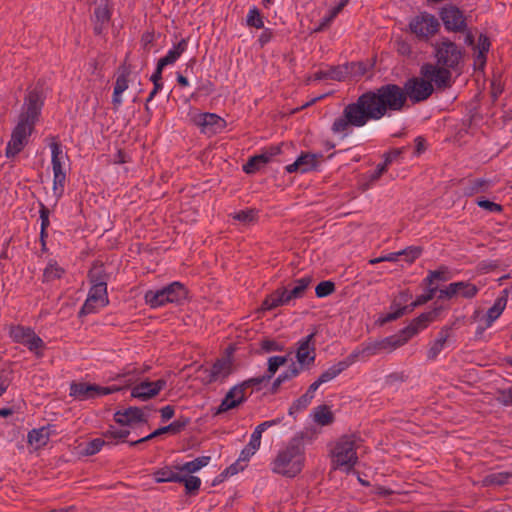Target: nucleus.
Returning <instances> with one entry per match:
<instances>
[{
  "mask_svg": "<svg viewBox=\"0 0 512 512\" xmlns=\"http://www.w3.org/2000/svg\"><path fill=\"white\" fill-rule=\"evenodd\" d=\"M407 102L403 88L394 83L384 84L361 94L345 106L342 115L335 119L331 130L347 137L353 127H364L369 121H378L392 112L402 111Z\"/></svg>",
  "mask_w": 512,
  "mask_h": 512,
  "instance_id": "f257e3e1",
  "label": "nucleus"
},
{
  "mask_svg": "<svg viewBox=\"0 0 512 512\" xmlns=\"http://www.w3.org/2000/svg\"><path fill=\"white\" fill-rule=\"evenodd\" d=\"M44 99L43 84L38 81L35 87L29 90L24 97L17 125L13 129L11 139L6 147L5 154L7 158L16 156L28 144L29 137L41 115Z\"/></svg>",
  "mask_w": 512,
  "mask_h": 512,
  "instance_id": "f03ea898",
  "label": "nucleus"
},
{
  "mask_svg": "<svg viewBox=\"0 0 512 512\" xmlns=\"http://www.w3.org/2000/svg\"><path fill=\"white\" fill-rule=\"evenodd\" d=\"M304 451L303 435L294 436L276 455L272 462V471L288 478L297 476L304 467Z\"/></svg>",
  "mask_w": 512,
  "mask_h": 512,
  "instance_id": "7ed1b4c3",
  "label": "nucleus"
},
{
  "mask_svg": "<svg viewBox=\"0 0 512 512\" xmlns=\"http://www.w3.org/2000/svg\"><path fill=\"white\" fill-rule=\"evenodd\" d=\"M359 439L355 434H346L335 442L331 450L335 469H343L346 472H350L354 468L358 462L356 443Z\"/></svg>",
  "mask_w": 512,
  "mask_h": 512,
  "instance_id": "20e7f679",
  "label": "nucleus"
},
{
  "mask_svg": "<svg viewBox=\"0 0 512 512\" xmlns=\"http://www.w3.org/2000/svg\"><path fill=\"white\" fill-rule=\"evenodd\" d=\"M405 344V338L398 332L382 339L365 342L351 354H356V360L359 358L367 359L380 354H390Z\"/></svg>",
  "mask_w": 512,
  "mask_h": 512,
  "instance_id": "39448f33",
  "label": "nucleus"
},
{
  "mask_svg": "<svg viewBox=\"0 0 512 512\" xmlns=\"http://www.w3.org/2000/svg\"><path fill=\"white\" fill-rule=\"evenodd\" d=\"M434 47L437 64L455 71L458 70L462 62L463 52L454 42L444 38L437 42Z\"/></svg>",
  "mask_w": 512,
  "mask_h": 512,
  "instance_id": "423d86ee",
  "label": "nucleus"
},
{
  "mask_svg": "<svg viewBox=\"0 0 512 512\" xmlns=\"http://www.w3.org/2000/svg\"><path fill=\"white\" fill-rule=\"evenodd\" d=\"M402 88L406 102L410 100L413 104L427 100L435 89L434 85L421 75L407 79Z\"/></svg>",
  "mask_w": 512,
  "mask_h": 512,
  "instance_id": "0eeeda50",
  "label": "nucleus"
},
{
  "mask_svg": "<svg viewBox=\"0 0 512 512\" xmlns=\"http://www.w3.org/2000/svg\"><path fill=\"white\" fill-rule=\"evenodd\" d=\"M10 337L14 342L25 345L38 358L43 356L45 343L32 328L21 325L12 326L10 328Z\"/></svg>",
  "mask_w": 512,
  "mask_h": 512,
  "instance_id": "6e6552de",
  "label": "nucleus"
},
{
  "mask_svg": "<svg viewBox=\"0 0 512 512\" xmlns=\"http://www.w3.org/2000/svg\"><path fill=\"white\" fill-rule=\"evenodd\" d=\"M409 28L419 39L427 40L438 32L440 23L434 15L421 12L411 19Z\"/></svg>",
  "mask_w": 512,
  "mask_h": 512,
  "instance_id": "1a4fd4ad",
  "label": "nucleus"
},
{
  "mask_svg": "<svg viewBox=\"0 0 512 512\" xmlns=\"http://www.w3.org/2000/svg\"><path fill=\"white\" fill-rule=\"evenodd\" d=\"M451 70L439 64L425 63L420 67V75L434 84L437 89L444 90L452 85Z\"/></svg>",
  "mask_w": 512,
  "mask_h": 512,
  "instance_id": "9d476101",
  "label": "nucleus"
},
{
  "mask_svg": "<svg viewBox=\"0 0 512 512\" xmlns=\"http://www.w3.org/2000/svg\"><path fill=\"white\" fill-rule=\"evenodd\" d=\"M120 387H101L95 384L72 383L70 386V396L79 400L92 399L102 395H108L120 391Z\"/></svg>",
  "mask_w": 512,
  "mask_h": 512,
  "instance_id": "9b49d317",
  "label": "nucleus"
},
{
  "mask_svg": "<svg viewBox=\"0 0 512 512\" xmlns=\"http://www.w3.org/2000/svg\"><path fill=\"white\" fill-rule=\"evenodd\" d=\"M440 18L448 31L463 32L467 27L463 12L454 5L443 7L440 11Z\"/></svg>",
  "mask_w": 512,
  "mask_h": 512,
  "instance_id": "f8f14e48",
  "label": "nucleus"
},
{
  "mask_svg": "<svg viewBox=\"0 0 512 512\" xmlns=\"http://www.w3.org/2000/svg\"><path fill=\"white\" fill-rule=\"evenodd\" d=\"M108 303L107 286L92 285L79 315L83 316L93 313L97 307H105Z\"/></svg>",
  "mask_w": 512,
  "mask_h": 512,
  "instance_id": "ddd939ff",
  "label": "nucleus"
},
{
  "mask_svg": "<svg viewBox=\"0 0 512 512\" xmlns=\"http://www.w3.org/2000/svg\"><path fill=\"white\" fill-rule=\"evenodd\" d=\"M144 410L149 411V408L130 406L124 410H119L115 412L114 420L116 423L122 426H132L137 423L146 424L148 423L149 414H146Z\"/></svg>",
  "mask_w": 512,
  "mask_h": 512,
  "instance_id": "4468645a",
  "label": "nucleus"
},
{
  "mask_svg": "<svg viewBox=\"0 0 512 512\" xmlns=\"http://www.w3.org/2000/svg\"><path fill=\"white\" fill-rule=\"evenodd\" d=\"M166 385L167 381L163 378L154 382L144 380L131 389V397L147 401L157 396L160 391L166 387Z\"/></svg>",
  "mask_w": 512,
  "mask_h": 512,
  "instance_id": "2eb2a0df",
  "label": "nucleus"
},
{
  "mask_svg": "<svg viewBox=\"0 0 512 512\" xmlns=\"http://www.w3.org/2000/svg\"><path fill=\"white\" fill-rule=\"evenodd\" d=\"M191 120L205 134H215L224 127V120L214 113H198Z\"/></svg>",
  "mask_w": 512,
  "mask_h": 512,
  "instance_id": "dca6fc26",
  "label": "nucleus"
},
{
  "mask_svg": "<svg viewBox=\"0 0 512 512\" xmlns=\"http://www.w3.org/2000/svg\"><path fill=\"white\" fill-rule=\"evenodd\" d=\"M204 373L208 384L224 380L232 373V361L229 358L217 359L210 369H204Z\"/></svg>",
  "mask_w": 512,
  "mask_h": 512,
  "instance_id": "f3484780",
  "label": "nucleus"
},
{
  "mask_svg": "<svg viewBox=\"0 0 512 512\" xmlns=\"http://www.w3.org/2000/svg\"><path fill=\"white\" fill-rule=\"evenodd\" d=\"M436 315V310L422 313L413 319L409 325L401 329L399 332L405 338L406 343L420 330L426 328L435 319Z\"/></svg>",
  "mask_w": 512,
  "mask_h": 512,
  "instance_id": "a211bd4d",
  "label": "nucleus"
},
{
  "mask_svg": "<svg viewBox=\"0 0 512 512\" xmlns=\"http://www.w3.org/2000/svg\"><path fill=\"white\" fill-rule=\"evenodd\" d=\"M315 335L316 332H312L298 343L299 346L296 351V358L301 365H310L315 361Z\"/></svg>",
  "mask_w": 512,
  "mask_h": 512,
  "instance_id": "6ab92c4d",
  "label": "nucleus"
},
{
  "mask_svg": "<svg viewBox=\"0 0 512 512\" xmlns=\"http://www.w3.org/2000/svg\"><path fill=\"white\" fill-rule=\"evenodd\" d=\"M246 400L244 392H242L241 386H233L226 394L220 405L216 409L214 415H219L227 412L230 409L238 407Z\"/></svg>",
  "mask_w": 512,
  "mask_h": 512,
  "instance_id": "aec40b11",
  "label": "nucleus"
},
{
  "mask_svg": "<svg viewBox=\"0 0 512 512\" xmlns=\"http://www.w3.org/2000/svg\"><path fill=\"white\" fill-rule=\"evenodd\" d=\"M356 361V354L348 355L344 360L339 361L338 363L332 365L327 370L321 373L318 377L319 381L324 384L333 379H335L338 375H340L343 371H345L350 365H352Z\"/></svg>",
  "mask_w": 512,
  "mask_h": 512,
  "instance_id": "412c9836",
  "label": "nucleus"
},
{
  "mask_svg": "<svg viewBox=\"0 0 512 512\" xmlns=\"http://www.w3.org/2000/svg\"><path fill=\"white\" fill-rule=\"evenodd\" d=\"M452 327L451 326H443L439 331L437 338L430 343V346L427 350V359L435 360L440 352L443 350L447 340L451 336Z\"/></svg>",
  "mask_w": 512,
  "mask_h": 512,
  "instance_id": "4be33fe9",
  "label": "nucleus"
},
{
  "mask_svg": "<svg viewBox=\"0 0 512 512\" xmlns=\"http://www.w3.org/2000/svg\"><path fill=\"white\" fill-rule=\"evenodd\" d=\"M168 303H180L187 297V289L180 282H173L164 287Z\"/></svg>",
  "mask_w": 512,
  "mask_h": 512,
  "instance_id": "5701e85b",
  "label": "nucleus"
},
{
  "mask_svg": "<svg viewBox=\"0 0 512 512\" xmlns=\"http://www.w3.org/2000/svg\"><path fill=\"white\" fill-rule=\"evenodd\" d=\"M285 287H280L273 291L270 295H268L263 303H262V309L263 310H272L274 308H277L279 306H283L288 304V301L285 299Z\"/></svg>",
  "mask_w": 512,
  "mask_h": 512,
  "instance_id": "b1692460",
  "label": "nucleus"
},
{
  "mask_svg": "<svg viewBox=\"0 0 512 512\" xmlns=\"http://www.w3.org/2000/svg\"><path fill=\"white\" fill-rule=\"evenodd\" d=\"M312 279L309 276L297 279L295 281V287L291 290H287L285 288V299L288 301V303L293 299H299L302 298L305 294V291L309 287Z\"/></svg>",
  "mask_w": 512,
  "mask_h": 512,
  "instance_id": "393cba45",
  "label": "nucleus"
},
{
  "mask_svg": "<svg viewBox=\"0 0 512 512\" xmlns=\"http://www.w3.org/2000/svg\"><path fill=\"white\" fill-rule=\"evenodd\" d=\"M282 422V418H275V419H272V420H269V421H265L261 424H259L255 430L253 431L252 435H251V438H250V441H249V445L252 447V448H257L259 449L260 447V444H261V437H262V433L272 427V426H276L278 424H280Z\"/></svg>",
  "mask_w": 512,
  "mask_h": 512,
  "instance_id": "a878e982",
  "label": "nucleus"
},
{
  "mask_svg": "<svg viewBox=\"0 0 512 512\" xmlns=\"http://www.w3.org/2000/svg\"><path fill=\"white\" fill-rule=\"evenodd\" d=\"M89 281L92 285L107 286L110 275L106 272L103 264H94L88 273Z\"/></svg>",
  "mask_w": 512,
  "mask_h": 512,
  "instance_id": "bb28decb",
  "label": "nucleus"
},
{
  "mask_svg": "<svg viewBox=\"0 0 512 512\" xmlns=\"http://www.w3.org/2000/svg\"><path fill=\"white\" fill-rule=\"evenodd\" d=\"M186 48H187V41L185 39H181L174 46L173 49L168 51L166 56L159 59L158 63H160V65H163L164 67L175 63L180 58L182 53L186 50Z\"/></svg>",
  "mask_w": 512,
  "mask_h": 512,
  "instance_id": "cd10ccee",
  "label": "nucleus"
},
{
  "mask_svg": "<svg viewBox=\"0 0 512 512\" xmlns=\"http://www.w3.org/2000/svg\"><path fill=\"white\" fill-rule=\"evenodd\" d=\"M190 423V419L184 416H181L174 420L167 426L160 427L154 431V435H163L165 433L178 434L182 430L186 428V426Z\"/></svg>",
  "mask_w": 512,
  "mask_h": 512,
  "instance_id": "c85d7f7f",
  "label": "nucleus"
},
{
  "mask_svg": "<svg viewBox=\"0 0 512 512\" xmlns=\"http://www.w3.org/2000/svg\"><path fill=\"white\" fill-rule=\"evenodd\" d=\"M344 69V78L352 77L359 79L364 76L368 71V66L364 62H351L341 65Z\"/></svg>",
  "mask_w": 512,
  "mask_h": 512,
  "instance_id": "c756f323",
  "label": "nucleus"
},
{
  "mask_svg": "<svg viewBox=\"0 0 512 512\" xmlns=\"http://www.w3.org/2000/svg\"><path fill=\"white\" fill-rule=\"evenodd\" d=\"M343 71L344 69L341 65L333 66L330 67L327 71L316 72L313 76V80L318 81L323 79H331L336 81H343L345 80Z\"/></svg>",
  "mask_w": 512,
  "mask_h": 512,
  "instance_id": "7c9ffc66",
  "label": "nucleus"
},
{
  "mask_svg": "<svg viewBox=\"0 0 512 512\" xmlns=\"http://www.w3.org/2000/svg\"><path fill=\"white\" fill-rule=\"evenodd\" d=\"M49 436L48 427L33 429L28 433V443L34 444L37 447L44 446L48 442Z\"/></svg>",
  "mask_w": 512,
  "mask_h": 512,
  "instance_id": "2f4dec72",
  "label": "nucleus"
},
{
  "mask_svg": "<svg viewBox=\"0 0 512 512\" xmlns=\"http://www.w3.org/2000/svg\"><path fill=\"white\" fill-rule=\"evenodd\" d=\"M157 483L163 482H182V475L174 471L171 467H164L154 473Z\"/></svg>",
  "mask_w": 512,
  "mask_h": 512,
  "instance_id": "473e14b6",
  "label": "nucleus"
},
{
  "mask_svg": "<svg viewBox=\"0 0 512 512\" xmlns=\"http://www.w3.org/2000/svg\"><path fill=\"white\" fill-rule=\"evenodd\" d=\"M314 421L321 426L330 425L334 415L327 405H320L314 409Z\"/></svg>",
  "mask_w": 512,
  "mask_h": 512,
  "instance_id": "72a5a7b5",
  "label": "nucleus"
},
{
  "mask_svg": "<svg viewBox=\"0 0 512 512\" xmlns=\"http://www.w3.org/2000/svg\"><path fill=\"white\" fill-rule=\"evenodd\" d=\"M164 287L159 290H149L145 293L144 299L151 308H157L165 305L167 302Z\"/></svg>",
  "mask_w": 512,
  "mask_h": 512,
  "instance_id": "f704fd0d",
  "label": "nucleus"
},
{
  "mask_svg": "<svg viewBox=\"0 0 512 512\" xmlns=\"http://www.w3.org/2000/svg\"><path fill=\"white\" fill-rule=\"evenodd\" d=\"M210 459H211L210 456H201V457L194 459L193 461L186 462L181 466H176L175 469L178 471H185V472L191 474V473L197 472L201 468L207 466Z\"/></svg>",
  "mask_w": 512,
  "mask_h": 512,
  "instance_id": "c9c22d12",
  "label": "nucleus"
},
{
  "mask_svg": "<svg viewBox=\"0 0 512 512\" xmlns=\"http://www.w3.org/2000/svg\"><path fill=\"white\" fill-rule=\"evenodd\" d=\"M269 162V156L267 154H259L252 156L248 162L243 165V170L247 174H252L258 171L262 166Z\"/></svg>",
  "mask_w": 512,
  "mask_h": 512,
  "instance_id": "e433bc0d",
  "label": "nucleus"
},
{
  "mask_svg": "<svg viewBox=\"0 0 512 512\" xmlns=\"http://www.w3.org/2000/svg\"><path fill=\"white\" fill-rule=\"evenodd\" d=\"M506 305V299L499 298L495 301L494 305L488 309L486 314V327L491 324L501 315Z\"/></svg>",
  "mask_w": 512,
  "mask_h": 512,
  "instance_id": "4c0bfd02",
  "label": "nucleus"
},
{
  "mask_svg": "<svg viewBox=\"0 0 512 512\" xmlns=\"http://www.w3.org/2000/svg\"><path fill=\"white\" fill-rule=\"evenodd\" d=\"M478 48L479 52L478 55L476 56L475 61L479 63L481 66H484L486 62V53L489 51L490 48V40L486 35L481 34L479 36Z\"/></svg>",
  "mask_w": 512,
  "mask_h": 512,
  "instance_id": "58836bf2",
  "label": "nucleus"
},
{
  "mask_svg": "<svg viewBox=\"0 0 512 512\" xmlns=\"http://www.w3.org/2000/svg\"><path fill=\"white\" fill-rule=\"evenodd\" d=\"M288 361L286 356H272L268 359V368H267V374H265V378L270 380L278 368L284 364H286Z\"/></svg>",
  "mask_w": 512,
  "mask_h": 512,
  "instance_id": "ea45409f",
  "label": "nucleus"
},
{
  "mask_svg": "<svg viewBox=\"0 0 512 512\" xmlns=\"http://www.w3.org/2000/svg\"><path fill=\"white\" fill-rule=\"evenodd\" d=\"M51 152H52V169L53 174L65 173L62 168V163L60 160V154H62L61 146L57 142H53L51 144Z\"/></svg>",
  "mask_w": 512,
  "mask_h": 512,
  "instance_id": "a19ab883",
  "label": "nucleus"
},
{
  "mask_svg": "<svg viewBox=\"0 0 512 512\" xmlns=\"http://www.w3.org/2000/svg\"><path fill=\"white\" fill-rule=\"evenodd\" d=\"M64 274V269L58 266L56 263H50L43 272V280L46 282L59 279Z\"/></svg>",
  "mask_w": 512,
  "mask_h": 512,
  "instance_id": "79ce46f5",
  "label": "nucleus"
},
{
  "mask_svg": "<svg viewBox=\"0 0 512 512\" xmlns=\"http://www.w3.org/2000/svg\"><path fill=\"white\" fill-rule=\"evenodd\" d=\"M489 184V181L486 179H475L470 182L469 186H467L464 190V194L466 196H472L478 192L484 191Z\"/></svg>",
  "mask_w": 512,
  "mask_h": 512,
  "instance_id": "37998d69",
  "label": "nucleus"
},
{
  "mask_svg": "<svg viewBox=\"0 0 512 512\" xmlns=\"http://www.w3.org/2000/svg\"><path fill=\"white\" fill-rule=\"evenodd\" d=\"M66 180L65 173H56L53 178V194L55 201H58L64 192V184Z\"/></svg>",
  "mask_w": 512,
  "mask_h": 512,
  "instance_id": "c03bdc74",
  "label": "nucleus"
},
{
  "mask_svg": "<svg viewBox=\"0 0 512 512\" xmlns=\"http://www.w3.org/2000/svg\"><path fill=\"white\" fill-rule=\"evenodd\" d=\"M110 444H112V442L106 441L102 438H95L87 443V445L84 449V454L87 456L94 455V454L98 453L104 445H110Z\"/></svg>",
  "mask_w": 512,
  "mask_h": 512,
  "instance_id": "a18cd8bd",
  "label": "nucleus"
},
{
  "mask_svg": "<svg viewBox=\"0 0 512 512\" xmlns=\"http://www.w3.org/2000/svg\"><path fill=\"white\" fill-rule=\"evenodd\" d=\"M435 280L439 281H447V268L440 267L438 270L429 271L428 276L424 279V282L427 286L433 287L432 284Z\"/></svg>",
  "mask_w": 512,
  "mask_h": 512,
  "instance_id": "49530a36",
  "label": "nucleus"
},
{
  "mask_svg": "<svg viewBox=\"0 0 512 512\" xmlns=\"http://www.w3.org/2000/svg\"><path fill=\"white\" fill-rule=\"evenodd\" d=\"M423 248L421 246H409L399 251L400 256L405 257V261L413 263L417 258L421 256Z\"/></svg>",
  "mask_w": 512,
  "mask_h": 512,
  "instance_id": "de8ad7c7",
  "label": "nucleus"
},
{
  "mask_svg": "<svg viewBox=\"0 0 512 512\" xmlns=\"http://www.w3.org/2000/svg\"><path fill=\"white\" fill-rule=\"evenodd\" d=\"M181 483H184L185 490H186L187 494H193L199 490L200 485H201V480L199 477H196V476H192V475L183 476L182 475Z\"/></svg>",
  "mask_w": 512,
  "mask_h": 512,
  "instance_id": "09e8293b",
  "label": "nucleus"
},
{
  "mask_svg": "<svg viewBox=\"0 0 512 512\" xmlns=\"http://www.w3.org/2000/svg\"><path fill=\"white\" fill-rule=\"evenodd\" d=\"M298 158H303V160L301 161V166H300V171L302 173L308 172V171L316 168V166H317L318 161H317V156L315 154L306 153V154L300 155Z\"/></svg>",
  "mask_w": 512,
  "mask_h": 512,
  "instance_id": "8fccbe9b",
  "label": "nucleus"
},
{
  "mask_svg": "<svg viewBox=\"0 0 512 512\" xmlns=\"http://www.w3.org/2000/svg\"><path fill=\"white\" fill-rule=\"evenodd\" d=\"M510 478H512V472H497L488 475L485 481L489 484L503 485L508 483Z\"/></svg>",
  "mask_w": 512,
  "mask_h": 512,
  "instance_id": "3c124183",
  "label": "nucleus"
},
{
  "mask_svg": "<svg viewBox=\"0 0 512 512\" xmlns=\"http://www.w3.org/2000/svg\"><path fill=\"white\" fill-rule=\"evenodd\" d=\"M313 395L303 394L297 400H295L289 408V415H293L294 413L305 409L313 399Z\"/></svg>",
  "mask_w": 512,
  "mask_h": 512,
  "instance_id": "603ef678",
  "label": "nucleus"
},
{
  "mask_svg": "<svg viewBox=\"0 0 512 512\" xmlns=\"http://www.w3.org/2000/svg\"><path fill=\"white\" fill-rule=\"evenodd\" d=\"M129 434L130 431L127 429H117L113 426H110L109 429L103 432V437L107 439V441H110V439L124 440L129 436Z\"/></svg>",
  "mask_w": 512,
  "mask_h": 512,
  "instance_id": "864d4df0",
  "label": "nucleus"
},
{
  "mask_svg": "<svg viewBox=\"0 0 512 512\" xmlns=\"http://www.w3.org/2000/svg\"><path fill=\"white\" fill-rule=\"evenodd\" d=\"M334 291L335 284L332 281H322L315 288L316 296L319 298L329 296Z\"/></svg>",
  "mask_w": 512,
  "mask_h": 512,
  "instance_id": "5fc2aeb1",
  "label": "nucleus"
},
{
  "mask_svg": "<svg viewBox=\"0 0 512 512\" xmlns=\"http://www.w3.org/2000/svg\"><path fill=\"white\" fill-rule=\"evenodd\" d=\"M478 293V288L476 285L470 282H459V292L458 295H461L464 298H473Z\"/></svg>",
  "mask_w": 512,
  "mask_h": 512,
  "instance_id": "6e6d98bb",
  "label": "nucleus"
},
{
  "mask_svg": "<svg viewBox=\"0 0 512 512\" xmlns=\"http://www.w3.org/2000/svg\"><path fill=\"white\" fill-rule=\"evenodd\" d=\"M247 25L257 29L263 28L264 23L258 8L254 7L249 11L247 15Z\"/></svg>",
  "mask_w": 512,
  "mask_h": 512,
  "instance_id": "4d7b16f0",
  "label": "nucleus"
},
{
  "mask_svg": "<svg viewBox=\"0 0 512 512\" xmlns=\"http://www.w3.org/2000/svg\"><path fill=\"white\" fill-rule=\"evenodd\" d=\"M257 212L254 209L243 210L235 213L233 218L245 224H249L255 221Z\"/></svg>",
  "mask_w": 512,
  "mask_h": 512,
  "instance_id": "13d9d810",
  "label": "nucleus"
},
{
  "mask_svg": "<svg viewBox=\"0 0 512 512\" xmlns=\"http://www.w3.org/2000/svg\"><path fill=\"white\" fill-rule=\"evenodd\" d=\"M95 21L107 24L110 20V11L107 5H100L94 10Z\"/></svg>",
  "mask_w": 512,
  "mask_h": 512,
  "instance_id": "bf43d9fd",
  "label": "nucleus"
},
{
  "mask_svg": "<svg viewBox=\"0 0 512 512\" xmlns=\"http://www.w3.org/2000/svg\"><path fill=\"white\" fill-rule=\"evenodd\" d=\"M477 205L489 212H497L500 213L503 211V207L500 204H497L495 202H492L487 199H477L476 201Z\"/></svg>",
  "mask_w": 512,
  "mask_h": 512,
  "instance_id": "052dcab7",
  "label": "nucleus"
},
{
  "mask_svg": "<svg viewBox=\"0 0 512 512\" xmlns=\"http://www.w3.org/2000/svg\"><path fill=\"white\" fill-rule=\"evenodd\" d=\"M267 381L269 380L265 378V375H263L245 380L241 384H238V386H241L242 392L245 393L247 388L260 386L262 383Z\"/></svg>",
  "mask_w": 512,
  "mask_h": 512,
  "instance_id": "680f3d73",
  "label": "nucleus"
},
{
  "mask_svg": "<svg viewBox=\"0 0 512 512\" xmlns=\"http://www.w3.org/2000/svg\"><path fill=\"white\" fill-rule=\"evenodd\" d=\"M260 346H261V349L267 353L272 352V351H282L284 349V347L282 345H280L275 340H271V339L262 340Z\"/></svg>",
  "mask_w": 512,
  "mask_h": 512,
  "instance_id": "e2e57ef3",
  "label": "nucleus"
},
{
  "mask_svg": "<svg viewBox=\"0 0 512 512\" xmlns=\"http://www.w3.org/2000/svg\"><path fill=\"white\" fill-rule=\"evenodd\" d=\"M405 148H394L383 155L384 163L389 166L393 161L397 160L404 152Z\"/></svg>",
  "mask_w": 512,
  "mask_h": 512,
  "instance_id": "0e129e2a",
  "label": "nucleus"
},
{
  "mask_svg": "<svg viewBox=\"0 0 512 512\" xmlns=\"http://www.w3.org/2000/svg\"><path fill=\"white\" fill-rule=\"evenodd\" d=\"M497 400L505 406L512 405V388L499 391Z\"/></svg>",
  "mask_w": 512,
  "mask_h": 512,
  "instance_id": "69168bd1",
  "label": "nucleus"
},
{
  "mask_svg": "<svg viewBox=\"0 0 512 512\" xmlns=\"http://www.w3.org/2000/svg\"><path fill=\"white\" fill-rule=\"evenodd\" d=\"M244 469V466L241 465V461L239 459L231 464L229 467H227L221 474V477H228L233 476L237 474L238 472L242 471Z\"/></svg>",
  "mask_w": 512,
  "mask_h": 512,
  "instance_id": "338daca9",
  "label": "nucleus"
},
{
  "mask_svg": "<svg viewBox=\"0 0 512 512\" xmlns=\"http://www.w3.org/2000/svg\"><path fill=\"white\" fill-rule=\"evenodd\" d=\"M128 88V79L127 75L121 74L117 77L115 85H114V91L116 93H123Z\"/></svg>",
  "mask_w": 512,
  "mask_h": 512,
  "instance_id": "774afa93",
  "label": "nucleus"
}]
</instances>
